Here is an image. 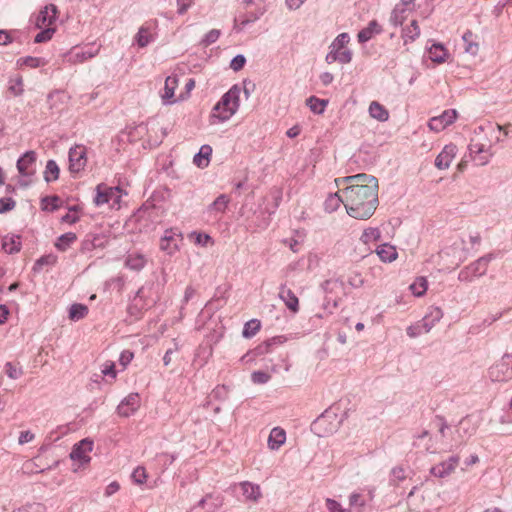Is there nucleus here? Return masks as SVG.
Segmentation results:
<instances>
[{
    "label": "nucleus",
    "mask_w": 512,
    "mask_h": 512,
    "mask_svg": "<svg viewBox=\"0 0 512 512\" xmlns=\"http://www.w3.org/2000/svg\"><path fill=\"white\" fill-rule=\"evenodd\" d=\"M456 118L457 111L455 109H449L444 111L440 116L431 118L428 125L431 130L438 132L454 123Z\"/></svg>",
    "instance_id": "9b49d317"
},
{
    "label": "nucleus",
    "mask_w": 512,
    "mask_h": 512,
    "mask_svg": "<svg viewBox=\"0 0 512 512\" xmlns=\"http://www.w3.org/2000/svg\"><path fill=\"white\" fill-rule=\"evenodd\" d=\"M422 332H424V329L420 322L407 328V335L411 338L419 336Z\"/></svg>",
    "instance_id": "338daca9"
},
{
    "label": "nucleus",
    "mask_w": 512,
    "mask_h": 512,
    "mask_svg": "<svg viewBox=\"0 0 512 512\" xmlns=\"http://www.w3.org/2000/svg\"><path fill=\"white\" fill-rule=\"evenodd\" d=\"M5 372L9 378L14 379V380L18 379L23 374L22 368L16 367L11 362H7L5 364Z\"/></svg>",
    "instance_id": "09e8293b"
},
{
    "label": "nucleus",
    "mask_w": 512,
    "mask_h": 512,
    "mask_svg": "<svg viewBox=\"0 0 512 512\" xmlns=\"http://www.w3.org/2000/svg\"><path fill=\"white\" fill-rule=\"evenodd\" d=\"M465 244H466V243H465V240H464V239H462V238H460V239L456 240V241L452 244V246H451V248H452L453 250H458V249H459V250H461V251H462V255H459V257H458L459 262H463V261H464V260H466V258H467V251H466V249H465Z\"/></svg>",
    "instance_id": "13d9d810"
},
{
    "label": "nucleus",
    "mask_w": 512,
    "mask_h": 512,
    "mask_svg": "<svg viewBox=\"0 0 512 512\" xmlns=\"http://www.w3.org/2000/svg\"><path fill=\"white\" fill-rule=\"evenodd\" d=\"M341 203L344 204V194L343 193H342V195H339L338 192L334 193V194H330L324 202L325 211L328 213H332L340 207Z\"/></svg>",
    "instance_id": "c756f323"
},
{
    "label": "nucleus",
    "mask_w": 512,
    "mask_h": 512,
    "mask_svg": "<svg viewBox=\"0 0 512 512\" xmlns=\"http://www.w3.org/2000/svg\"><path fill=\"white\" fill-rule=\"evenodd\" d=\"M57 259L58 257L52 253L43 255L34 263L33 271L40 272L44 266H54Z\"/></svg>",
    "instance_id": "e433bc0d"
},
{
    "label": "nucleus",
    "mask_w": 512,
    "mask_h": 512,
    "mask_svg": "<svg viewBox=\"0 0 512 512\" xmlns=\"http://www.w3.org/2000/svg\"><path fill=\"white\" fill-rule=\"evenodd\" d=\"M457 147L454 144L445 145L442 151L435 159V166L440 170L448 169L452 160L456 156Z\"/></svg>",
    "instance_id": "4468645a"
},
{
    "label": "nucleus",
    "mask_w": 512,
    "mask_h": 512,
    "mask_svg": "<svg viewBox=\"0 0 512 512\" xmlns=\"http://www.w3.org/2000/svg\"><path fill=\"white\" fill-rule=\"evenodd\" d=\"M229 201L230 200L227 195L221 194L209 205L208 210L223 213L226 210Z\"/></svg>",
    "instance_id": "58836bf2"
},
{
    "label": "nucleus",
    "mask_w": 512,
    "mask_h": 512,
    "mask_svg": "<svg viewBox=\"0 0 512 512\" xmlns=\"http://www.w3.org/2000/svg\"><path fill=\"white\" fill-rule=\"evenodd\" d=\"M241 89L238 85L232 86L214 106L212 118H217L220 122L230 119L239 107V97Z\"/></svg>",
    "instance_id": "f03ea898"
},
{
    "label": "nucleus",
    "mask_w": 512,
    "mask_h": 512,
    "mask_svg": "<svg viewBox=\"0 0 512 512\" xmlns=\"http://www.w3.org/2000/svg\"><path fill=\"white\" fill-rule=\"evenodd\" d=\"M369 115L380 122H385L389 118L388 110L377 101L370 103Z\"/></svg>",
    "instance_id": "393cba45"
},
{
    "label": "nucleus",
    "mask_w": 512,
    "mask_h": 512,
    "mask_svg": "<svg viewBox=\"0 0 512 512\" xmlns=\"http://www.w3.org/2000/svg\"><path fill=\"white\" fill-rule=\"evenodd\" d=\"M77 240V236L73 232H67L60 235L55 242V247L59 251H66L71 244H73Z\"/></svg>",
    "instance_id": "7c9ffc66"
},
{
    "label": "nucleus",
    "mask_w": 512,
    "mask_h": 512,
    "mask_svg": "<svg viewBox=\"0 0 512 512\" xmlns=\"http://www.w3.org/2000/svg\"><path fill=\"white\" fill-rule=\"evenodd\" d=\"M286 440V433L280 427H274L268 438V446L271 450H278Z\"/></svg>",
    "instance_id": "aec40b11"
},
{
    "label": "nucleus",
    "mask_w": 512,
    "mask_h": 512,
    "mask_svg": "<svg viewBox=\"0 0 512 512\" xmlns=\"http://www.w3.org/2000/svg\"><path fill=\"white\" fill-rule=\"evenodd\" d=\"M59 166L54 160H48L44 171V179L46 182L55 181L59 178Z\"/></svg>",
    "instance_id": "72a5a7b5"
},
{
    "label": "nucleus",
    "mask_w": 512,
    "mask_h": 512,
    "mask_svg": "<svg viewBox=\"0 0 512 512\" xmlns=\"http://www.w3.org/2000/svg\"><path fill=\"white\" fill-rule=\"evenodd\" d=\"M406 478H407L406 470L403 467L398 466V467H394L391 470L390 482L393 483L394 485H397L398 483L404 481Z\"/></svg>",
    "instance_id": "49530a36"
},
{
    "label": "nucleus",
    "mask_w": 512,
    "mask_h": 512,
    "mask_svg": "<svg viewBox=\"0 0 512 512\" xmlns=\"http://www.w3.org/2000/svg\"><path fill=\"white\" fill-rule=\"evenodd\" d=\"M381 238V232L378 228H373V227H370V228H367L363 231L362 235H361V240L365 243V244H368L370 242H376L378 241L379 239Z\"/></svg>",
    "instance_id": "79ce46f5"
},
{
    "label": "nucleus",
    "mask_w": 512,
    "mask_h": 512,
    "mask_svg": "<svg viewBox=\"0 0 512 512\" xmlns=\"http://www.w3.org/2000/svg\"><path fill=\"white\" fill-rule=\"evenodd\" d=\"M326 507L329 512H349L348 510L342 508L339 502L330 498L326 499Z\"/></svg>",
    "instance_id": "e2e57ef3"
},
{
    "label": "nucleus",
    "mask_w": 512,
    "mask_h": 512,
    "mask_svg": "<svg viewBox=\"0 0 512 512\" xmlns=\"http://www.w3.org/2000/svg\"><path fill=\"white\" fill-rule=\"evenodd\" d=\"M183 241L182 233L176 228L166 229L160 240V249L168 255H173L179 250V246Z\"/></svg>",
    "instance_id": "39448f33"
},
{
    "label": "nucleus",
    "mask_w": 512,
    "mask_h": 512,
    "mask_svg": "<svg viewBox=\"0 0 512 512\" xmlns=\"http://www.w3.org/2000/svg\"><path fill=\"white\" fill-rule=\"evenodd\" d=\"M279 298L284 301L286 307L296 313L299 310V300L294 292L282 284L279 288Z\"/></svg>",
    "instance_id": "dca6fc26"
},
{
    "label": "nucleus",
    "mask_w": 512,
    "mask_h": 512,
    "mask_svg": "<svg viewBox=\"0 0 512 512\" xmlns=\"http://www.w3.org/2000/svg\"><path fill=\"white\" fill-rule=\"evenodd\" d=\"M139 407V395L131 393L125 397L117 407L118 414L128 417L133 414Z\"/></svg>",
    "instance_id": "2eb2a0df"
},
{
    "label": "nucleus",
    "mask_w": 512,
    "mask_h": 512,
    "mask_svg": "<svg viewBox=\"0 0 512 512\" xmlns=\"http://www.w3.org/2000/svg\"><path fill=\"white\" fill-rule=\"evenodd\" d=\"M16 202L11 197L0 199V214H4L14 209Z\"/></svg>",
    "instance_id": "6e6d98bb"
},
{
    "label": "nucleus",
    "mask_w": 512,
    "mask_h": 512,
    "mask_svg": "<svg viewBox=\"0 0 512 512\" xmlns=\"http://www.w3.org/2000/svg\"><path fill=\"white\" fill-rule=\"evenodd\" d=\"M99 51L98 48L88 47L87 49H82L81 51H73L72 57L75 62H83L87 59L93 58L97 55Z\"/></svg>",
    "instance_id": "4c0bfd02"
},
{
    "label": "nucleus",
    "mask_w": 512,
    "mask_h": 512,
    "mask_svg": "<svg viewBox=\"0 0 512 512\" xmlns=\"http://www.w3.org/2000/svg\"><path fill=\"white\" fill-rule=\"evenodd\" d=\"M347 214L358 220H367L378 206V186L348 185L341 190Z\"/></svg>",
    "instance_id": "f257e3e1"
},
{
    "label": "nucleus",
    "mask_w": 512,
    "mask_h": 512,
    "mask_svg": "<svg viewBox=\"0 0 512 512\" xmlns=\"http://www.w3.org/2000/svg\"><path fill=\"white\" fill-rule=\"evenodd\" d=\"M410 289L412 293L417 297L424 295L427 290L426 279L424 277L418 278L413 284L410 285Z\"/></svg>",
    "instance_id": "c03bdc74"
},
{
    "label": "nucleus",
    "mask_w": 512,
    "mask_h": 512,
    "mask_svg": "<svg viewBox=\"0 0 512 512\" xmlns=\"http://www.w3.org/2000/svg\"><path fill=\"white\" fill-rule=\"evenodd\" d=\"M376 253L384 262H392L397 258L395 247L387 243L380 245L376 249Z\"/></svg>",
    "instance_id": "bb28decb"
},
{
    "label": "nucleus",
    "mask_w": 512,
    "mask_h": 512,
    "mask_svg": "<svg viewBox=\"0 0 512 512\" xmlns=\"http://www.w3.org/2000/svg\"><path fill=\"white\" fill-rule=\"evenodd\" d=\"M87 314H88V307L84 304L75 303V304H72L69 309V319L72 321L81 320Z\"/></svg>",
    "instance_id": "f704fd0d"
},
{
    "label": "nucleus",
    "mask_w": 512,
    "mask_h": 512,
    "mask_svg": "<svg viewBox=\"0 0 512 512\" xmlns=\"http://www.w3.org/2000/svg\"><path fill=\"white\" fill-rule=\"evenodd\" d=\"M21 237L19 235H6L2 239V249L8 254H15L21 250Z\"/></svg>",
    "instance_id": "412c9836"
},
{
    "label": "nucleus",
    "mask_w": 512,
    "mask_h": 512,
    "mask_svg": "<svg viewBox=\"0 0 512 512\" xmlns=\"http://www.w3.org/2000/svg\"><path fill=\"white\" fill-rule=\"evenodd\" d=\"M57 7L53 4L46 6L43 10L40 11L36 24L38 27L42 25H50L56 18Z\"/></svg>",
    "instance_id": "4be33fe9"
},
{
    "label": "nucleus",
    "mask_w": 512,
    "mask_h": 512,
    "mask_svg": "<svg viewBox=\"0 0 512 512\" xmlns=\"http://www.w3.org/2000/svg\"><path fill=\"white\" fill-rule=\"evenodd\" d=\"M270 375L263 371H254L251 374V380L255 384H265L269 381Z\"/></svg>",
    "instance_id": "5fc2aeb1"
},
{
    "label": "nucleus",
    "mask_w": 512,
    "mask_h": 512,
    "mask_svg": "<svg viewBox=\"0 0 512 512\" xmlns=\"http://www.w3.org/2000/svg\"><path fill=\"white\" fill-rule=\"evenodd\" d=\"M382 28L376 20H372L368 25L358 32L357 38L359 43H365L373 38L374 35L380 34Z\"/></svg>",
    "instance_id": "a211bd4d"
},
{
    "label": "nucleus",
    "mask_w": 512,
    "mask_h": 512,
    "mask_svg": "<svg viewBox=\"0 0 512 512\" xmlns=\"http://www.w3.org/2000/svg\"><path fill=\"white\" fill-rule=\"evenodd\" d=\"M145 264L146 259L141 254H129L125 260V266L134 271H140Z\"/></svg>",
    "instance_id": "c85d7f7f"
},
{
    "label": "nucleus",
    "mask_w": 512,
    "mask_h": 512,
    "mask_svg": "<svg viewBox=\"0 0 512 512\" xmlns=\"http://www.w3.org/2000/svg\"><path fill=\"white\" fill-rule=\"evenodd\" d=\"M306 104L313 113L320 115L324 113L325 107L328 104V100L319 99L316 96H310L306 100Z\"/></svg>",
    "instance_id": "473e14b6"
},
{
    "label": "nucleus",
    "mask_w": 512,
    "mask_h": 512,
    "mask_svg": "<svg viewBox=\"0 0 512 512\" xmlns=\"http://www.w3.org/2000/svg\"><path fill=\"white\" fill-rule=\"evenodd\" d=\"M407 12V8L396 5L391 12L389 19L390 23L395 27L401 26L407 18Z\"/></svg>",
    "instance_id": "2f4dec72"
},
{
    "label": "nucleus",
    "mask_w": 512,
    "mask_h": 512,
    "mask_svg": "<svg viewBox=\"0 0 512 512\" xmlns=\"http://www.w3.org/2000/svg\"><path fill=\"white\" fill-rule=\"evenodd\" d=\"M337 186H340L342 183H347L348 185H373L378 186V180L376 177L372 175H368L365 173H360L352 176H346L340 179L335 180Z\"/></svg>",
    "instance_id": "ddd939ff"
},
{
    "label": "nucleus",
    "mask_w": 512,
    "mask_h": 512,
    "mask_svg": "<svg viewBox=\"0 0 512 512\" xmlns=\"http://www.w3.org/2000/svg\"><path fill=\"white\" fill-rule=\"evenodd\" d=\"M134 353L130 350H124L121 352L119 357L120 365L125 369L127 365L133 360Z\"/></svg>",
    "instance_id": "0e129e2a"
},
{
    "label": "nucleus",
    "mask_w": 512,
    "mask_h": 512,
    "mask_svg": "<svg viewBox=\"0 0 512 512\" xmlns=\"http://www.w3.org/2000/svg\"><path fill=\"white\" fill-rule=\"evenodd\" d=\"M133 482L137 485H142L147 479V473L144 467L138 466L131 474Z\"/></svg>",
    "instance_id": "de8ad7c7"
},
{
    "label": "nucleus",
    "mask_w": 512,
    "mask_h": 512,
    "mask_svg": "<svg viewBox=\"0 0 512 512\" xmlns=\"http://www.w3.org/2000/svg\"><path fill=\"white\" fill-rule=\"evenodd\" d=\"M470 155L477 154L480 155L482 153H487L488 150H486L485 145L482 143L474 142L473 140L468 146Z\"/></svg>",
    "instance_id": "680f3d73"
},
{
    "label": "nucleus",
    "mask_w": 512,
    "mask_h": 512,
    "mask_svg": "<svg viewBox=\"0 0 512 512\" xmlns=\"http://www.w3.org/2000/svg\"><path fill=\"white\" fill-rule=\"evenodd\" d=\"M37 154L35 151L30 150L25 152L17 161V170L23 177H31L36 172Z\"/></svg>",
    "instance_id": "6e6552de"
},
{
    "label": "nucleus",
    "mask_w": 512,
    "mask_h": 512,
    "mask_svg": "<svg viewBox=\"0 0 512 512\" xmlns=\"http://www.w3.org/2000/svg\"><path fill=\"white\" fill-rule=\"evenodd\" d=\"M55 30L52 28H46L40 31L34 38L35 43H43L50 40L54 34Z\"/></svg>",
    "instance_id": "3c124183"
},
{
    "label": "nucleus",
    "mask_w": 512,
    "mask_h": 512,
    "mask_svg": "<svg viewBox=\"0 0 512 512\" xmlns=\"http://www.w3.org/2000/svg\"><path fill=\"white\" fill-rule=\"evenodd\" d=\"M443 317V311L439 307H430L429 312L420 321L424 332L428 333L436 323H438Z\"/></svg>",
    "instance_id": "f3484780"
},
{
    "label": "nucleus",
    "mask_w": 512,
    "mask_h": 512,
    "mask_svg": "<svg viewBox=\"0 0 512 512\" xmlns=\"http://www.w3.org/2000/svg\"><path fill=\"white\" fill-rule=\"evenodd\" d=\"M93 449V441L85 438L76 443L70 453V458L74 461H79L81 464L90 462L91 458L88 455Z\"/></svg>",
    "instance_id": "1a4fd4ad"
},
{
    "label": "nucleus",
    "mask_w": 512,
    "mask_h": 512,
    "mask_svg": "<svg viewBox=\"0 0 512 512\" xmlns=\"http://www.w3.org/2000/svg\"><path fill=\"white\" fill-rule=\"evenodd\" d=\"M221 35L220 30L218 29H212L208 33L205 34L204 38L202 39L201 43L207 47L213 43H215Z\"/></svg>",
    "instance_id": "8fccbe9b"
},
{
    "label": "nucleus",
    "mask_w": 512,
    "mask_h": 512,
    "mask_svg": "<svg viewBox=\"0 0 512 512\" xmlns=\"http://www.w3.org/2000/svg\"><path fill=\"white\" fill-rule=\"evenodd\" d=\"M264 14L263 10H258L257 12H251L248 15L244 16L243 18L235 19L234 20V29L236 31H241L245 26H247L250 23L255 22L258 20L262 15Z\"/></svg>",
    "instance_id": "cd10ccee"
},
{
    "label": "nucleus",
    "mask_w": 512,
    "mask_h": 512,
    "mask_svg": "<svg viewBox=\"0 0 512 512\" xmlns=\"http://www.w3.org/2000/svg\"><path fill=\"white\" fill-rule=\"evenodd\" d=\"M42 203L50 205L51 211H55V210L59 209V207L61 205V199L56 195L46 196L45 198L42 199Z\"/></svg>",
    "instance_id": "bf43d9fd"
},
{
    "label": "nucleus",
    "mask_w": 512,
    "mask_h": 512,
    "mask_svg": "<svg viewBox=\"0 0 512 512\" xmlns=\"http://www.w3.org/2000/svg\"><path fill=\"white\" fill-rule=\"evenodd\" d=\"M232 488L240 489L241 494L246 501L257 502L262 497L260 486L249 481H243L235 484Z\"/></svg>",
    "instance_id": "f8f14e48"
},
{
    "label": "nucleus",
    "mask_w": 512,
    "mask_h": 512,
    "mask_svg": "<svg viewBox=\"0 0 512 512\" xmlns=\"http://www.w3.org/2000/svg\"><path fill=\"white\" fill-rule=\"evenodd\" d=\"M212 148L210 145H202L198 153L193 157V163L199 168H205L209 165Z\"/></svg>",
    "instance_id": "b1692460"
},
{
    "label": "nucleus",
    "mask_w": 512,
    "mask_h": 512,
    "mask_svg": "<svg viewBox=\"0 0 512 512\" xmlns=\"http://www.w3.org/2000/svg\"><path fill=\"white\" fill-rule=\"evenodd\" d=\"M508 360L509 358H504L503 355L501 360L489 369V376L493 381L507 382L510 380L501 379V377H505L506 367H510Z\"/></svg>",
    "instance_id": "6ab92c4d"
},
{
    "label": "nucleus",
    "mask_w": 512,
    "mask_h": 512,
    "mask_svg": "<svg viewBox=\"0 0 512 512\" xmlns=\"http://www.w3.org/2000/svg\"><path fill=\"white\" fill-rule=\"evenodd\" d=\"M496 258L494 253H488L460 270L458 279L461 282H471L475 277L486 274L489 263Z\"/></svg>",
    "instance_id": "7ed1b4c3"
},
{
    "label": "nucleus",
    "mask_w": 512,
    "mask_h": 512,
    "mask_svg": "<svg viewBox=\"0 0 512 512\" xmlns=\"http://www.w3.org/2000/svg\"><path fill=\"white\" fill-rule=\"evenodd\" d=\"M429 58L435 62V63H438V64H441L443 62L446 61V58H447V50L445 49V47L440 44V43H436V44H433L430 48H429Z\"/></svg>",
    "instance_id": "a878e982"
},
{
    "label": "nucleus",
    "mask_w": 512,
    "mask_h": 512,
    "mask_svg": "<svg viewBox=\"0 0 512 512\" xmlns=\"http://www.w3.org/2000/svg\"><path fill=\"white\" fill-rule=\"evenodd\" d=\"M338 61L342 64H347L352 60V52L350 50L340 51L337 49Z\"/></svg>",
    "instance_id": "774afa93"
},
{
    "label": "nucleus",
    "mask_w": 512,
    "mask_h": 512,
    "mask_svg": "<svg viewBox=\"0 0 512 512\" xmlns=\"http://www.w3.org/2000/svg\"><path fill=\"white\" fill-rule=\"evenodd\" d=\"M460 458L457 455L450 456L446 461H443L430 469V473L438 478H444L450 475L457 465L459 464Z\"/></svg>",
    "instance_id": "9d476101"
},
{
    "label": "nucleus",
    "mask_w": 512,
    "mask_h": 512,
    "mask_svg": "<svg viewBox=\"0 0 512 512\" xmlns=\"http://www.w3.org/2000/svg\"><path fill=\"white\" fill-rule=\"evenodd\" d=\"M350 40V37L348 35V33H341L339 34L335 40L333 41V43L331 44V47L333 49H342Z\"/></svg>",
    "instance_id": "603ef678"
},
{
    "label": "nucleus",
    "mask_w": 512,
    "mask_h": 512,
    "mask_svg": "<svg viewBox=\"0 0 512 512\" xmlns=\"http://www.w3.org/2000/svg\"><path fill=\"white\" fill-rule=\"evenodd\" d=\"M340 424L337 414L331 409L325 410L311 425V430L319 437H325L337 430Z\"/></svg>",
    "instance_id": "20e7f679"
},
{
    "label": "nucleus",
    "mask_w": 512,
    "mask_h": 512,
    "mask_svg": "<svg viewBox=\"0 0 512 512\" xmlns=\"http://www.w3.org/2000/svg\"><path fill=\"white\" fill-rule=\"evenodd\" d=\"M87 164L86 147L83 145H75L69 150V171L78 173L82 171Z\"/></svg>",
    "instance_id": "0eeeda50"
},
{
    "label": "nucleus",
    "mask_w": 512,
    "mask_h": 512,
    "mask_svg": "<svg viewBox=\"0 0 512 512\" xmlns=\"http://www.w3.org/2000/svg\"><path fill=\"white\" fill-rule=\"evenodd\" d=\"M8 90L14 96L22 95L24 91L22 77L19 76L16 79H10Z\"/></svg>",
    "instance_id": "a18cd8bd"
},
{
    "label": "nucleus",
    "mask_w": 512,
    "mask_h": 512,
    "mask_svg": "<svg viewBox=\"0 0 512 512\" xmlns=\"http://www.w3.org/2000/svg\"><path fill=\"white\" fill-rule=\"evenodd\" d=\"M135 39L138 46L141 48L146 47L152 40L148 28L144 26L139 28L135 36Z\"/></svg>",
    "instance_id": "37998d69"
},
{
    "label": "nucleus",
    "mask_w": 512,
    "mask_h": 512,
    "mask_svg": "<svg viewBox=\"0 0 512 512\" xmlns=\"http://www.w3.org/2000/svg\"><path fill=\"white\" fill-rule=\"evenodd\" d=\"M246 63V58L242 54H238L230 62V68L234 70L235 72L240 71L243 69L244 65Z\"/></svg>",
    "instance_id": "864d4df0"
},
{
    "label": "nucleus",
    "mask_w": 512,
    "mask_h": 512,
    "mask_svg": "<svg viewBox=\"0 0 512 512\" xmlns=\"http://www.w3.org/2000/svg\"><path fill=\"white\" fill-rule=\"evenodd\" d=\"M20 61H21L22 65H26L31 68L39 67L40 64L42 63V60L40 58L32 57V56L24 57V58L20 59L19 62Z\"/></svg>",
    "instance_id": "69168bd1"
},
{
    "label": "nucleus",
    "mask_w": 512,
    "mask_h": 512,
    "mask_svg": "<svg viewBox=\"0 0 512 512\" xmlns=\"http://www.w3.org/2000/svg\"><path fill=\"white\" fill-rule=\"evenodd\" d=\"M178 87V79L176 76H168L165 80L164 85V94L162 95V100L164 104L173 103L174 93L176 88Z\"/></svg>",
    "instance_id": "5701e85b"
},
{
    "label": "nucleus",
    "mask_w": 512,
    "mask_h": 512,
    "mask_svg": "<svg viewBox=\"0 0 512 512\" xmlns=\"http://www.w3.org/2000/svg\"><path fill=\"white\" fill-rule=\"evenodd\" d=\"M473 33L472 31L470 30H467L463 36H462V39L463 41L465 42V52L471 54V55H476L478 53V50H479V45L478 43L474 42L473 41Z\"/></svg>",
    "instance_id": "ea45409f"
},
{
    "label": "nucleus",
    "mask_w": 512,
    "mask_h": 512,
    "mask_svg": "<svg viewBox=\"0 0 512 512\" xmlns=\"http://www.w3.org/2000/svg\"><path fill=\"white\" fill-rule=\"evenodd\" d=\"M120 192L119 187H108L105 184H99L96 187L94 203L96 206H102L110 201H113V204L119 203Z\"/></svg>",
    "instance_id": "423d86ee"
},
{
    "label": "nucleus",
    "mask_w": 512,
    "mask_h": 512,
    "mask_svg": "<svg viewBox=\"0 0 512 512\" xmlns=\"http://www.w3.org/2000/svg\"><path fill=\"white\" fill-rule=\"evenodd\" d=\"M211 396L217 400H225L228 397V388L225 385H218L212 390Z\"/></svg>",
    "instance_id": "4d7b16f0"
},
{
    "label": "nucleus",
    "mask_w": 512,
    "mask_h": 512,
    "mask_svg": "<svg viewBox=\"0 0 512 512\" xmlns=\"http://www.w3.org/2000/svg\"><path fill=\"white\" fill-rule=\"evenodd\" d=\"M261 328V322L258 319H251L246 322L242 331L245 338L253 337Z\"/></svg>",
    "instance_id": "a19ab883"
},
{
    "label": "nucleus",
    "mask_w": 512,
    "mask_h": 512,
    "mask_svg": "<svg viewBox=\"0 0 512 512\" xmlns=\"http://www.w3.org/2000/svg\"><path fill=\"white\" fill-rule=\"evenodd\" d=\"M348 283L353 288H360L364 285V279L360 273L354 272L349 276Z\"/></svg>",
    "instance_id": "052dcab7"
},
{
    "label": "nucleus",
    "mask_w": 512,
    "mask_h": 512,
    "mask_svg": "<svg viewBox=\"0 0 512 512\" xmlns=\"http://www.w3.org/2000/svg\"><path fill=\"white\" fill-rule=\"evenodd\" d=\"M420 35V28L418 26V22L413 20L410 26L404 28L402 30V37L404 39V43L406 44L408 41H414Z\"/></svg>",
    "instance_id": "c9c22d12"
}]
</instances>
